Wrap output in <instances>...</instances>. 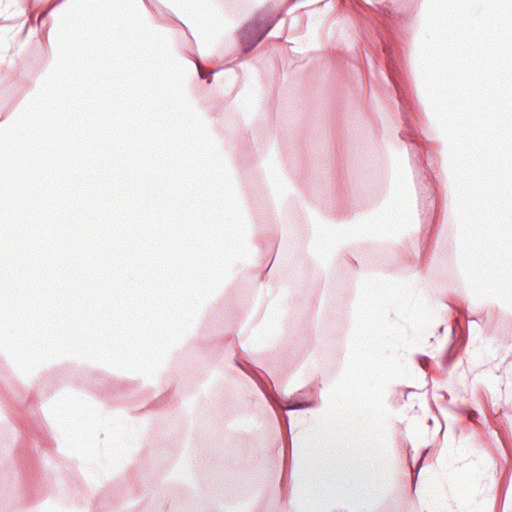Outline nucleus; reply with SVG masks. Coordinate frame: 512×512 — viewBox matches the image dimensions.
I'll list each match as a JSON object with an SVG mask.
<instances>
[{
  "label": "nucleus",
  "mask_w": 512,
  "mask_h": 512,
  "mask_svg": "<svg viewBox=\"0 0 512 512\" xmlns=\"http://www.w3.org/2000/svg\"><path fill=\"white\" fill-rule=\"evenodd\" d=\"M197 66H198V70H199V76L201 79H207V82L208 83H211L212 82V74L216 71V70H213L211 71L208 75L204 74L202 71H201V66H200V62L199 60H197Z\"/></svg>",
  "instance_id": "7ed1b4c3"
},
{
  "label": "nucleus",
  "mask_w": 512,
  "mask_h": 512,
  "mask_svg": "<svg viewBox=\"0 0 512 512\" xmlns=\"http://www.w3.org/2000/svg\"><path fill=\"white\" fill-rule=\"evenodd\" d=\"M281 14L275 15L271 9L260 11L245 27L239 31L244 52L251 51L275 26Z\"/></svg>",
  "instance_id": "f257e3e1"
},
{
  "label": "nucleus",
  "mask_w": 512,
  "mask_h": 512,
  "mask_svg": "<svg viewBox=\"0 0 512 512\" xmlns=\"http://www.w3.org/2000/svg\"><path fill=\"white\" fill-rule=\"evenodd\" d=\"M236 363H237V366H239L243 369V367L241 366V364L239 362H236Z\"/></svg>",
  "instance_id": "20e7f679"
},
{
  "label": "nucleus",
  "mask_w": 512,
  "mask_h": 512,
  "mask_svg": "<svg viewBox=\"0 0 512 512\" xmlns=\"http://www.w3.org/2000/svg\"><path fill=\"white\" fill-rule=\"evenodd\" d=\"M145 1L149 4L148 0H145Z\"/></svg>",
  "instance_id": "39448f33"
},
{
  "label": "nucleus",
  "mask_w": 512,
  "mask_h": 512,
  "mask_svg": "<svg viewBox=\"0 0 512 512\" xmlns=\"http://www.w3.org/2000/svg\"><path fill=\"white\" fill-rule=\"evenodd\" d=\"M307 391L300 390L289 401V405L285 408L288 410H302L315 407L316 403L313 399H309Z\"/></svg>",
  "instance_id": "f03ea898"
},
{
  "label": "nucleus",
  "mask_w": 512,
  "mask_h": 512,
  "mask_svg": "<svg viewBox=\"0 0 512 512\" xmlns=\"http://www.w3.org/2000/svg\"><path fill=\"white\" fill-rule=\"evenodd\" d=\"M145 1L149 4L148 0H145Z\"/></svg>",
  "instance_id": "423d86ee"
}]
</instances>
